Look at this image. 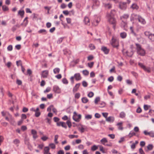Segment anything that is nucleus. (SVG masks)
<instances>
[{"label":"nucleus","mask_w":154,"mask_h":154,"mask_svg":"<svg viewBox=\"0 0 154 154\" xmlns=\"http://www.w3.org/2000/svg\"><path fill=\"white\" fill-rule=\"evenodd\" d=\"M115 11H112L110 13L107 14L106 16L107 19L108 21L110 23L113 25V27L114 29L116 28V20L114 17Z\"/></svg>","instance_id":"f257e3e1"},{"label":"nucleus","mask_w":154,"mask_h":154,"mask_svg":"<svg viewBox=\"0 0 154 154\" xmlns=\"http://www.w3.org/2000/svg\"><path fill=\"white\" fill-rule=\"evenodd\" d=\"M136 45L137 54L141 56H144L146 53L145 51L141 47V45L138 44H136Z\"/></svg>","instance_id":"f03ea898"},{"label":"nucleus","mask_w":154,"mask_h":154,"mask_svg":"<svg viewBox=\"0 0 154 154\" xmlns=\"http://www.w3.org/2000/svg\"><path fill=\"white\" fill-rule=\"evenodd\" d=\"M75 78L76 81H79L81 80L82 77L79 73H77L74 74V76H71L70 78V81L72 83L74 82V78Z\"/></svg>","instance_id":"7ed1b4c3"},{"label":"nucleus","mask_w":154,"mask_h":154,"mask_svg":"<svg viewBox=\"0 0 154 154\" xmlns=\"http://www.w3.org/2000/svg\"><path fill=\"white\" fill-rule=\"evenodd\" d=\"M81 115L78 114L76 112H73L72 119L75 121L76 122H79L81 119Z\"/></svg>","instance_id":"20e7f679"},{"label":"nucleus","mask_w":154,"mask_h":154,"mask_svg":"<svg viewBox=\"0 0 154 154\" xmlns=\"http://www.w3.org/2000/svg\"><path fill=\"white\" fill-rule=\"evenodd\" d=\"M111 43L114 47L118 48L119 46L118 41L116 39L112 37V39Z\"/></svg>","instance_id":"39448f33"},{"label":"nucleus","mask_w":154,"mask_h":154,"mask_svg":"<svg viewBox=\"0 0 154 154\" xmlns=\"http://www.w3.org/2000/svg\"><path fill=\"white\" fill-rule=\"evenodd\" d=\"M138 65L146 72H150V68L148 67H146L142 63H139Z\"/></svg>","instance_id":"423d86ee"},{"label":"nucleus","mask_w":154,"mask_h":154,"mask_svg":"<svg viewBox=\"0 0 154 154\" xmlns=\"http://www.w3.org/2000/svg\"><path fill=\"white\" fill-rule=\"evenodd\" d=\"M53 91L55 93L59 94L61 92V89L57 85H54L53 88Z\"/></svg>","instance_id":"0eeeda50"},{"label":"nucleus","mask_w":154,"mask_h":154,"mask_svg":"<svg viewBox=\"0 0 154 154\" xmlns=\"http://www.w3.org/2000/svg\"><path fill=\"white\" fill-rule=\"evenodd\" d=\"M129 17V15L128 14H125L123 15L122 16L120 17L121 19L122 20V22L125 23V25L126 24L125 22H124L123 21L125 20H126Z\"/></svg>","instance_id":"6e6552de"},{"label":"nucleus","mask_w":154,"mask_h":154,"mask_svg":"<svg viewBox=\"0 0 154 154\" xmlns=\"http://www.w3.org/2000/svg\"><path fill=\"white\" fill-rule=\"evenodd\" d=\"M119 7L122 9H125L126 8V3L125 2H120L119 4Z\"/></svg>","instance_id":"1a4fd4ad"},{"label":"nucleus","mask_w":154,"mask_h":154,"mask_svg":"<svg viewBox=\"0 0 154 154\" xmlns=\"http://www.w3.org/2000/svg\"><path fill=\"white\" fill-rule=\"evenodd\" d=\"M139 15H137L135 14H132L131 17V21L138 19Z\"/></svg>","instance_id":"9d476101"},{"label":"nucleus","mask_w":154,"mask_h":154,"mask_svg":"<svg viewBox=\"0 0 154 154\" xmlns=\"http://www.w3.org/2000/svg\"><path fill=\"white\" fill-rule=\"evenodd\" d=\"M100 20V17H98L97 19H95L92 23L93 26H96L97 25Z\"/></svg>","instance_id":"9b49d317"},{"label":"nucleus","mask_w":154,"mask_h":154,"mask_svg":"<svg viewBox=\"0 0 154 154\" xmlns=\"http://www.w3.org/2000/svg\"><path fill=\"white\" fill-rule=\"evenodd\" d=\"M32 134L33 135V137L34 139H35L38 137V136L37 135V131L34 130L32 129L31 131Z\"/></svg>","instance_id":"f8f14e48"},{"label":"nucleus","mask_w":154,"mask_h":154,"mask_svg":"<svg viewBox=\"0 0 154 154\" xmlns=\"http://www.w3.org/2000/svg\"><path fill=\"white\" fill-rule=\"evenodd\" d=\"M1 114L3 116L5 117L8 116L9 117L10 116L11 117V115L7 111H3L1 112Z\"/></svg>","instance_id":"ddd939ff"},{"label":"nucleus","mask_w":154,"mask_h":154,"mask_svg":"<svg viewBox=\"0 0 154 154\" xmlns=\"http://www.w3.org/2000/svg\"><path fill=\"white\" fill-rule=\"evenodd\" d=\"M48 74V71L47 70H44L42 71V76L44 78H46Z\"/></svg>","instance_id":"4468645a"},{"label":"nucleus","mask_w":154,"mask_h":154,"mask_svg":"<svg viewBox=\"0 0 154 154\" xmlns=\"http://www.w3.org/2000/svg\"><path fill=\"white\" fill-rule=\"evenodd\" d=\"M50 148L48 146L45 147L44 149V154H51L49 152Z\"/></svg>","instance_id":"2eb2a0df"},{"label":"nucleus","mask_w":154,"mask_h":154,"mask_svg":"<svg viewBox=\"0 0 154 154\" xmlns=\"http://www.w3.org/2000/svg\"><path fill=\"white\" fill-rule=\"evenodd\" d=\"M83 21L84 22L85 24L88 25H90V20L88 17H85Z\"/></svg>","instance_id":"dca6fc26"},{"label":"nucleus","mask_w":154,"mask_h":154,"mask_svg":"<svg viewBox=\"0 0 154 154\" xmlns=\"http://www.w3.org/2000/svg\"><path fill=\"white\" fill-rule=\"evenodd\" d=\"M101 50L104 53L106 54H108L109 50L108 49L105 47H102L101 48Z\"/></svg>","instance_id":"f3484780"},{"label":"nucleus","mask_w":154,"mask_h":154,"mask_svg":"<svg viewBox=\"0 0 154 154\" xmlns=\"http://www.w3.org/2000/svg\"><path fill=\"white\" fill-rule=\"evenodd\" d=\"M114 117L113 116H109L106 119V120L108 122H113L114 121Z\"/></svg>","instance_id":"a211bd4d"},{"label":"nucleus","mask_w":154,"mask_h":154,"mask_svg":"<svg viewBox=\"0 0 154 154\" xmlns=\"http://www.w3.org/2000/svg\"><path fill=\"white\" fill-rule=\"evenodd\" d=\"M120 36L122 38L124 39L126 37L127 34L125 32H122L120 33Z\"/></svg>","instance_id":"6ab92c4d"},{"label":"nucleus","mask_w":154,"mask_h":154,"mask_svg":"<svg viewBox=\"0 0 154 154\" xmlns=\"http://www.w3.org/2000/svg\"><path fill=\"white\" fill-rule=\"evenodd\" d=\"M18 62L20 63V66H21V69H22V72H23L24 73V71L25 70V69L23 68V66L22 65L21 61L20 60H19L17 61H16V64H17V65L18 66H19V65L18 64Z\"/></svg>","instance_id":"aec40b11"},{"label":"nucleus","mask_w":154,"mask_h":154,"mask_svg":"<svg viewBox=\"0 0 154 154\" xmlns=\"http://www.w3.org/2000/svg\"><path fill=\"white\" fill-rule=\"evenodd\" d=\"M41 114V113L39 111V109L38 107L36 108L35 112V116L36 117H39Z\"/></svg>","instance_id":"412c9836"},{"label":"nucleus","mask_w":154,"mask_h":154,"mask_svg":"<svg viewBox=\"0 0 154 154\" xmlns=\"http://www.w3.org/2000/svg\"><path fill=\"white\" fill-rule=\"evenodd\" d=\"M138 20L139 22L143 24H145L146 23V21L145 20L140 16H139Z\"/></svg>","instance_id":"4be33fe9"},{"label":"nucleus","mask_w":154,"mask_h":154,"mask_svg":"<svg viewBox=\"0 0 154 154\" xmlns=\"http://www.w3.org/2000/svg\"><path fill=\"white\" fill-rule=\"evenodd\" d=\"M80 85V83L77 84L73 89V91L75 92L77 91Z\"/></svg>","instance_id":"5701e85b"},{"label":"nucleus","mask_w":154,"mask_h":154,"mask_svg":"<svg viewBox=\"0 0 154 154\" xmlns=\"http://www.w3.org/2000/svg\"><path fill=\"white\" fill-rule=\"evenodd\" d=\"M122 122H119L117 124V125L118 127V129L119 130H122L123 129V127L122 126Z\"/></svg>","instance_id":"b1692460"},{"label":"nucleus","mask_w":154,"mask_h":154,"mask_svg":"<svg viewBox=\"0 0 154 154\" xmlns=\"http://www.w3.org/2000/svg\"><path fill=\"white\" fill-rule=\"evenodd\" d=\"M100 141L102 144L105 145V143L108 142V140L106 138H103L100 140Z\"/></svg>","instance_id":"393cba45"},{"label":"nucleus","mask_w":154,"mask_h":154,"mask_svg":"<svg viewBox=\"0 0 154 154\" xmlns=\"http://www.w3.org/2000/svg\"><path fill=\"white\" fill-rule=\"evenodd\" d=\"M131 8L133 9H137L138 8V6L135 4H133L131 6Z\"/></svg>","instance_id":"a878e982"},{"label":"nucleus","mask_w":154,"mask_h":154,"mask_svg":"<svg viewBox=\"0 0 154 154\" xmlns=\"http://www.w3.org/2000/svg\"><path fill=\"white\" fill-rule=\"evenodd\" d=\"M64 54L65 55L70 54H71V51L67 49H64L63 50Z\"/></svg>","instance_id":"bb28decb"},{"label":"nucleus","mask_w":154,"mask_h":154,"mask_svg":"<svg viewBox=\"0 0 154 154\" xmlns=\"http://www.w3.org/2000/svg\"><path fill=\"white\" fill-rule=\"evenodd\" d=\"M78 130L80 131L81 133L84 132L85 131V129L83 127V126H82L81 127H79L78 128Z\"/></svg>","instance_id":"cd10ccee"},{"label":"nucleus","mask_w":154,"mask_h":154,"mask_svg":"<svg viewBox=\"0 0 154 154\" xmlns=\"http://www.w3.org/2000/svg\"><path fill=\"white\" fill-rule=\"evenodd\" d=\"M68 137L70 139H73L74 138H78L79 136L78 135H69L68 136Z\"/></svg>","instance_id":"c85d7f7f"},{"label":"nucleus","mask_w":154,"mask_h":154,"mask_svg":"<svg viewBox=\"0 0 154 154\" xmlns=\"http://www.w3.org/2000/svg\"><path fill=\"white\" fill-rule=\"evenodd\" d=\"M136 135V133L133 131H131L130 132V133L128 134V136L130 138H131L133 136L135 135Z\"/></svg>","instance_id":"c756f323"},{"label":"nucleus","mask_w":154,"mask_h":154,"mask_svg":"<svg viewBox=\"0 0 154 154\" xmlns=\"http://www.w3.org/2000/svg\"><path fill=\"white\" fill-rule=\"evenodd\" d=\"M125 113L123 112H122L120 113L119 117L121 118H123L125 117Z\"/></svg>","instance_id":"7c9ffc66"},{"label":"nucleus","mask_w":154,"mask_h":154,"mask_svg":"<svg viewBox=\"0 0 154 154\" xmlns=\"http://www.w3.org/2000/svg\"><path fill=\"white\" fill-rule=\"evenodd\" d=\"M24 14V11L23 10H20L18 12V14L23 17Z\"/></svg>","instance_id":"2f4dec72"},{"label":"nucleus","mask_w":154,"mask_h":154,"mask_svg":"<svg viewBox=\"0 0 154 154\" xmlns=\"http://www.w3.org/2000/svg\"><path fill=\"white\" fill-rule=\"evenodd\" d=\"M49 146L51 148L53 149H54L56 147L54 143H50L49 145Z\"/></svg>","instance_id":"473e14b6"},{"label":"nucleus","mask_w":154,"mask_h":154,"mask_svg":"<svg viewBox=\"0 0 154 154\" xmlns=\"http://www.w3.org/2000/svg\"><path fill=\"white\" fill-rule=\"evenodd\" d=\"M89 48L91 50H93L95 49V46L93 44H91L89 45Z\"/></svg>","instance_id":"72a5a7b5"},{"label":"nucleus","mask_w":154,"mask_h":154,"mask_svg":"<svg viewBox=\"0 0 154 154\" xmlns=\"http://www.w3.org/2000/svg\"><path fill=\"white\" fill-rule=\"evenodd\" d=\"M82 102L84 103H86L88 101V99L86 97H83L82 99Z\"/></svg>","instance_id":"f704fd0d"},{"label":"nucleus","mask_w":154,"mask_h":154,"mask_svg":"<svg viewBox=\"0 0 154 154\" xmlns=\"http://www.w3.org/2000/svg\"><path fill=\"white\" fill-rule=\"evenodd\" d=\"M60 71V69L59 68H57L54 69L53 72L54 74H57L59 73Z\"/></svg>","instance_id":"c9c22d12"},{"label":"nucleus","mask_w":154,"mask_h":154,"mask_svg":"<svg viewBox=\"0 0 154 154\" xmlns=\"http://www.w3.org/2000/svg\"><path fill=\"white\" fill-rule=\"evenodd\" d=\"M153 145L152 144H149L147 146V148L148 150H151L153 148Z\"/></svg>","instance_id":"e433bc0d"},{"label":"nucleus","mask_w":154,"mask_h":154,"mask_svg":"<svg viewBox=\"0 0 154 154\" xmlns=\"http://www.w3.org/2000/svg\"><path fill=\"white\" fill-rule=\"evenodd\" d=\"M149 38L152 41H154V34H151Z\"/></svg>","instance_id":"4c0bfd02"},{"label":"nucleus","mask_w":154,"mask_h":154,"mask_svg":"<svg viewBox=\"0 0 154 154\" xmlns=\"http://www.w3.org/2000/svg\"><path fill=\"white\" fill-rule=\"evenodd\" d=\"M2 9L4 11H7L8 10V8L5 5L3 6Z\"/></svg>","instance_id":"58836bf2"},{"label":"nucleus","mask_w":154,"mask_h":154,"mask_svg":"<svg viewBox=\"0 0 154 154\" xmlns=\"http://www.w3.org/2000/svg\"><path fill=\"white\" fill-rule=\"evenodd\" d=\"M38 32L39 33H44L45 34H46L47 32L45 29H41L38 31Z\"/></svg>","instance_id":"ea45409f"},{"label":"nucleus","mask_w":154,"mask_h":154,"mask_svg":"<svg viewBox=\"0 0 154 154\" xmlns=\"http://www.w3.org/2000/svg\"><path fill=\"white\" fill-rule=\"evenodd\" d=\"M149 135L151 137H154V131H151L149 132Z\"/></svg>","instance_id":"a19ab883"},{"label":"nucleus","mask_w":154,"mask_h":154,"mask_svg":"<svg viewBox=\"0 0 154 154\" xmlns=\"http://www.w3.org/2000/svg\"><path fill=\"white\" fill-rule=\"evenodd\" d=\"M11 117L10 116L9 117V122H11V123H12V122H14L15 121L14 120V118L12 117V115H11Z\"/></svg>","instance_id":"79ce46f5"},{"label":"nucleus","mask_w":154,"mask_h":154,"mask_svg":"<svg viewBox=\"0 0 154 154\" xmlns=\"http://www.w3.org/2000/svg\"><path fill=\"white\" fill-rule=\"evenodd\" d=\"M83 74L85 75H88L89 73V72L87 70H84L82 71Z\"/></svg>","instance_id":"37998d69"},{"label":"nucleus","mask_w":154,"mask_h":154,"mask_svg":"<svg viewBox=\"0 0 154 154\" xmlns=\"http://www.w3.org/2000/svg\"><path fill=\"white\" fill-rule=\"evenodd\" d=\"M97 147L95 145H94L91 148V150L93 151H94L96 150L97 149Z\"/></svg>","instance_id":"c03bdc74"},{"label":"nucleus","mask_w":154,"mask_h":154,"mask_svg":"<svg viewBox=\"0 0 154 154\" xmlns=\"http://www.w3.org/2000/svg\"><path fill=\"white\" fill-rule=\"evenodd\" d=\"M58 136L57 135H56L54 136V141L55 143L56 144H57L58 143V142L57 141V140L58 138Z\"/></svg>","instance_id":"a18cd8bd"},{"label":"nucleus","mask_w":154,"mask_h":154,"mask_svg":"<svg viewBox=\"0 0 154 154\" xmlns=\"http://www.w3.org/2000/svg\"><path fill=\"white\" fill-rule=\"evenodd\" d=\"M20 140L17 139H15L13 141V143L15 144H18L20 143Z\"/></svg>","instance_id":"49530a36"},{"label":"nucleus","mask_w":154,"mask_h":154,"mask_svg":"<svg viewBox=\"0 0 154 154\" xmlns=\"http://www.w3.org/2000/svg\"><path fill=\"white\" fill-rule=\"evenodd\" d=\"M100 98L99 97H96L94 100V103L95 104H97L98 102L100 101Z\"/></svg>","instance_id":"de8ad7c7"},{"label":"nucleus","mask_w":154,"mask_h":154,"mask_svg":"<svg viewBox=\"0 0 154 154\" xmlns=\"http://www.w3.org/2000/svg\"><path fill=\"white\" fill-rule=\"evenodd\" d=\"M92 117V115H86L85 116V119H91Z\"/></svg>","instance_id":"09e8293b"},{"label":"nucleus","mask_w":154,"mask_h":154,"mask_svg":"<svg viewBox=\"0 0 154 154\" xmlns=\"http://www.w3.org/2000/svg\"><path fill=\"white\" fill-rule=\"evenodd\" d=\"M114 80V77L113 76H111L108 79V81L110 82H112Z\"/></svg>","instance_id":"8fccbe9b"},{"label":"nucleus","mask_w":154,"mask_h":154,"mask_svg":"<svg viewBox=\"0 0 154 154\" xmlns=\"http://www.w3.org/2000/svg\"><path fill=\"white\" fill-rule=\"evenodd\" d=\"M144 34L146 36L148 37L149 38V36L151 34L149 32L146 31L144 32Z\"/></svg>","instance_id":"3c124183"},{"label":"nucleus","mask_w":154,"mask_h":154,"mask_svg":"<svg viewBox=\"0 0 154 154\" xmlns=\"http://www.w3.org/2000/svg\"><path fill=\"white\" fill-rule=\"evenodd\" d=\"M66 123L68 125V127L69 128H70L72 126V124L70 121L69 120H68L66 122Z\"/></svg>","instance_id":"603ef678"},{"label":"nucleus","mask_w":154,"mask_h":154,"mask_svg":"<svg viewBox=\"0 0 154 154\" xmlns=\"http://www.w3.org/2000/svg\"><path fill=\"white\" fill-rule=\"evenodd\" d=\"M13 47L11 45H9L7 47V50L8 51H11L12 50Z\"/></svg>","instance_id":"864d4df0"},{"label":"nucleus","mask_w":154,"mask_h":154,"mask_svg":"<svg viewBox=\"0 0 154 154\" xmlns=\"http://www.w3.org/2000/svg\"><path fill=\"white\" fill-rule=\"evenodd\" d=\"M82 85L84 87H87L88 86L87 83L86 81H84L82 82Z\"/></svg>","instance_id":"5fc2aeb1"},{"label":"nucleus","mask_w":154,"mask_h":154,"mask_svg":"<svg viewBox=\"0 0 154 154\" xmlns=\"http://www.w3.org/2000/svg\"><path fill=\"white\" fill-rule=\"evenodd\" d=\"M94 94L92 92H90L88 95V96L89 97H92L94 96Z\"/></svg>","instance_id":"6e6d98bb"},{"label":"nucleus","mask_w":154,"mask_h":154,"mask_svg":"<svg viewBox=\"0 0 154 154\" xmlns=\"http://www.w3.org/2000/svg\"><path fill=\"white\" fill-rule=\"evenodd\" d=\"M62 81L63 84H67L68 83V81L66 78L63 79Z\"/></svg>","instance_id":"4d7b16f0"},{"label":"nucleus","mask_w":154,"mask_h":154,"mask_svg":"<svg viewBox=\"0 0 154 154\" xmlns=\"http://www.w3.org/2000/svg\"><path fill=\"white\" fill-rule=\"evenodd\" d=\"M150 107V106H148L147 105H144L143 106L144 109L145 110H147Z\"/></svg>","instance_id":"13d9d810"},{"label":"nucleus","mask_w":154,"mask_h":154,"mask_svg":"<svg viewBox=\"0 0 154 154\" xmlns=\"http://www.w3.org/2000/svg\"><path fill=\"white\" fill-rule=\"evenodd\" d=\"M41 139L43 141L46 140L48 139V137L45 136H44L41 138Z\"/></svg>","instance_id":"bf43d9fd"},{"label":"nucleus","mask_w":154,"mask_h":154,"mask_svg":"<svg viewBox=\"0 0 154 154\" xmlns=\"http://www.w3.org/2000/svg\"><path fill=\"white\" fill-rule=\"evenodd\" d=\"M26 115L25 114H22L21 116V119H22L23 120V119H25L26 118Z\"/></svg>","instance_id":"052dcab7"},{"label":"nucleus","mask_w":154,"mask_h":154,"mask_svg":"<svg viewBox=\"0 0 154 154\" xmlns=\"http://www.w3.org/2000/svg\"><path fill=\"white\" fill-rule=\"evenodd\" d=\"M61 126L66 129L67 128L66 123L63 122H62V124H61Z\"/></svg>","instance_id":"680f3d73"},{"label":"nucleus","mask_w":154,"mask_h":154,"mask_svg":"<svg viewBox=\"0 0 154 154\" xmlns=\"http://www.w3.org/2000/svg\"><path fill=\"white\" fill-rule=\"evenodd\" d=\"M17 83L18 85H21L22 84V81L19 80L18 79H17V82H16Z\"/></svg>","instance_id":"e2e57ef3"},{"label":"nucleus","mask_w":154,"mask_h":154,"mask_svg":"<svg viewBox=\"0 0 154 154\" xmlns=\"http://www.w3.org/2000/svg\"><path fill=\"white\" fill-rule=\"evenodd\" d=\"M108 136L112 139H114L115 137V135L114 134H109L108 135Z\"/></svg>","instance_id":"0e129e2a"},{"label":"nucleus","mask_w":154,"mask_h":154,"mask_svg":"<svg viewBox=\"0 0 154 154\" xmlns=\"http://www.w3.org/2000/svg\"><path fill=\"white\" fill-rule=\"evenodd\" d=\"M80 94L79 93H77L75 94V98L78 99L80 97Z\"/></svg>","instance_id":"69168bd1"},{"label":"nucleus","mask_w":154,"mask_h":154,"mask_svg":"<svg viewBox=\"0 0 154 154\" xmlns=\"http://www.w3.org/2000/svg\"><path fill=\"white\" fill-rule=\"evenodd\" d=\"M100 151H102L103 153H105V151L103 149V147L102 146H100Z\"/></svg>","instance_id":"338daca9"},{"label":"nucleus","mask_w":154,"mask_h":154,"mask_svg":"<svg viewBox=\"0 0 154 154\" xmlns=\"http://www.w3.org/2000/svg\"><path fill=\"white\" fill-rule=\"evenodd\" d=\"M57 154H64V152L63 150H60L57 152Z\"/></svg>","instance_id":"774afa93"}]
</instances>
